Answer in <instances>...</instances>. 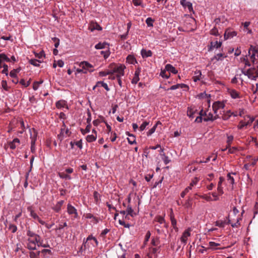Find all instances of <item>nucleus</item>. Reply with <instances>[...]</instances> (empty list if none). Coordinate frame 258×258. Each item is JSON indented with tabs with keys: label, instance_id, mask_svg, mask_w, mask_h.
I'll return each mask as SVG.
<instances>
[{
	"label": "nucleus",
	"instance_id": "obj_1",
	"mask_svg": "<svg viewBox=\"0 0 258 258\" xmlns=\"http://www.w3.org/2000/svg\"><path fill=\"white\" fill-rule=\"evenodd\" d=\"M26 235L28 236L27 248L30 250H36L42 238L39 235L29 229L27 230Z\"/></svg>",
	"mask_w": 258,
	"mask_h": 258
},
{
	"label": "nucleus",
	"instance_id": "obj_2",
	"mask_svg": "<svg viewBox=\"0 0 258 258\" xmlns=\"http://www.w3.org/2000/svg\"><path fill=\"white\" fill-rule=\"evenodd\" d=\"M242 74L247 76L248 78L252 81H256L258 78V66L256 67H251L248 69H242Z\"/></svg>",
	"mask_w": 258,
	"mask_h": 258
},
{
	"label": "nucleus",
	"instance_id": "obj_3",
	"mask_svg": "<svg viewBox=\"0 0 258 258\" xmlns=\"http://www.w3.org/2000/svg\"><path fill=\"white\" fill-rule=\"evenodd\" d=\"M79 66L81 69H77L76 70V73L77 74H87L88 72H92L94 71L93 70L90 69L93 68V66L87 61H84L81 62L79 64Z\"/></svg>",
	"mask_w": 258,
	"mask_h": 258
},
{
	"label": "nucleus",
	"instance_id": "obj_4",
	"mask_svg": "<svg viewBox=\"0 0 258 258\" xmlns=\"http://www.w3.org/2000/svg\"><path fill=\"white\" fill-rule=\"evenodd\" d=\"M248 55L253 63H255V56L258 57V46L250 45L248 51Z\"/></svg>",
	"mask_w": 258,
	"mask_h": 258
},
{
	"label": "nucleus",
	"instance_id": "obj_5",
	"mask_svg": "<svg viewBox=\"0 0 258 258\" xmlns=\"http://www.w3.org/2000/svg\"><path fill=\"white\" fill-rule=\"evenodd\" d=\"M125 67L123 64H119L113 70V74L112 73V75H114L113 79H114L115 78L121 77L124 75V69Z\"/></svg>",
	"mask_w": 258,
	"mask_h": 258
},
{
	"label": "nucleus",
	"instance_id": "obj_6",
	"mask_svg": "<svg viewBox=\"0 0 258 258\" xmlns=\"http://www.w3.org/2000/svg\"><path fill=\"white\" fill-rule=\"evenodd\" d=\"M191 231V228H188L182 233V235L180 237V241L184 245L186 244L188 237L190 236Z\"/></svg>",
	"mask_w": 258,
	"mask_h": 258
},
{
	"label": "nucleus",
	"instance_id": "obj_7",
	"mask_svg": "<svg viewBox=\"0 0 258 258\" xmlns=\"http://www.w3.org/2000/svg\"><path fill=\"white\" fill-rule=\"evenodd\" d=\"M247 118H249L248 120L247 121H244L243 120H241L239 122V125L237 127L239 130H242L245 126L247 125H250L252 122L254 121V119L253 117H251L249 116H247Z\"/></svg>",
	"mask_w": 258,
	"mask_h": 258
},
{
	"label": "nucleus",
	"instance_id": "obj_8",
	"mask_svg": "<svg viewBox=\"0 0 258 258\" xmlns=\"http://www.w3.org/2000/svg\"><path fill=\"white\" fill-rule=\"evenodd\" d=\"M180 5L184 8L188 10L189 12L194 13L192 4L187 1L186 0H181L180 2Z\"/></svg>",
	"mask_w": 258,
	"mask_h": 258
},
{
	"label": "nucleus",
	"instance_id": "obj_9",
	"mask_svg": "<svg viewBox=\"0 0 258 258\" xmlns=\"http://www.w3.org/2000/svg\"><path fill=\"white\" fill-rule=\"evenodd\" d=\"M31 143H35L37 139L38 132L34 128H29Z\"/></svg>",
	"mask_w": 258,
	"mask_h": 258
},
{
	"label": "nucleus",
	"instance_id": "obj_10",
	"mask_svg": "<svg viewBox=\"0 0 258 258\" xmlns=\"http://www.w3.org/2000/svg\"><path fill=\"white\" fill-rule=\"evenodd\" d=\"M67 212L69 215L74 214L75 218H77L78 216L77 209L70 204L67 205Z\"/></svg>",
	"mask_w": 258,
	"mask_h": 258
},
{
	"label": "nucleus",
	"instance_id": "obj_11",
	"mask_svg": "<svg viewBox=\"0 0 258 258\" xmlns=\"http://www.w3.org/2000/svg\"><path fill=\"white\" fill-rule=\"evenodd\" d=\"M237 33L234 31H231L229 29H227L224 33V38L225 40L233 38L234 36H236Z\"/></svg>",
	"mask_w": 258,
	"mask_h": 258
},
{
	"label": "nucleus",
	"instance_id": "obj_12",
	"mask_svg": "<svg viewBox=\"0 0 258 258\" xmlns=\"http://www.w3.org/2000/svg\"><path fill=\"white\" fill-rule=\"evenodd\" d=\"M141 68H138L135 72L134 77L131 81L133 84H136L140 80L139 76L141 73Z\"/></svg>",
	"mask_w": 258,
	"mask_h": 258
},
{
	"label": "nucleus",
	"instance_id": "obj_13",
	"mask_svg": "<svg viewBox=\"0 0 258 258\" xmlns=\"http://www.w3.org/2000/svg\"><path fill=\"white\" fill-rule=\"evenodd\" d=\"M56 106L58 109H62L64 108H66L67 109H69L67 102L62 100L58 101L56 103Z\"/></svg>",
	"mask_w": 258,
	"mask_h": 258
},
{
	"label": "nucleus",
	"instance_id": "obj_14",
	"mask_svg": "<svg viewBox=\"0 0 258 258\" xmlns=\"http://www.w3.org/2000/svg\"><path fill=\"white\" fill-rule=\"evenodd\" d=\"M20 144V141L18 138H15L12 142L9 143V147L12 150H14Z\"/></svg>",
	"mask_w": 258,
	"mask_h": 258
},
{
	"label": "nucleus",
	"instance_id": "obj_15",
	"mask_svg": "<svg viewBox=\"0 0 258 258\" xmlns=\"http://www.w3.org/2000/svg\"><path fill=\"white\" fill-rule=\"evenodd\" d=\"M228 92L233 99L240 98L239 93L234 89H228Z\"/></svg>",
	"mask_w": 258,
	"mask_h": 258
},
{
	"label": "nucleus",
	"instance_id": "obj_16",
	"mask_svg": "<svg viewBox=\"0 0 258 258\" xmlns=\"http://www.w3.org/2000/svg\"><path fill=\"white\" fill-rule=\"evenodd\" d=\"M225 179L223 177H220L219 181L218 183V187L217 190L220 195L223 194L224 191L223 190V187L222 186L223 182L224 181Z\"/></svg>",
	"mask_w": 258,
	"mask_h": 258
},
{
	"label": "nucleus",
	"instance_id": "obj_17",
	"mask_svg": "<svg viewBox=\"0 0 258 258\" xmlns=\"http://www.w3.org/2000/svg\"><path fill=\"white\" fill-rule=\"evenodd\" d=\"M93 134L88 135L86 137V140L88 142H92L95 141L97 138V132L95 130L92 131Z\"/></svg>",
	"mask_w": 258,
	"mask_h": 258
},
{
	"label": "nucleus",
	"instance_id": "obj_18",
	"mask_svg": "<svg viewBox=\"0 0 258 258\" xmlns=\"http://www.w3.org/2000/svg\"><path fill=\"white\" fill-rule=\"evenodd\" d=\"M230 220L228 219L227 221L218 220L215 222V225L220 228H224L226 224L230 223Z\"/></svg>",
	"mask_w": 258,
	"mask_h": 258
},
{
	"label": "nucleus",
	"instance_id": "obj_19",
	"mask_svg": "<svg viewBox=\"0 0 258 258\" xmlns=\"http://www.w3.org/2000/svg\"><path fill=\"white\" fill-rule=\"evenodd\" d=\"M27 209L28 212L30 213V215L32 218H33L35 220H37V219H38L39 216L34 212L32 206L28 207Z\"/></svg>",
	"mask_w": 258,
	"mask_h": 258
},
{
	"label": "nucleus",
	"instance_id": "obj_20",
	"mask_svg": "<svg viewBox=\"0 0 258 258\" xmlns=\"http://www.w3.org/2000/svg\"><path fill=\"white\" fill-rule=\"evenodd\" d=\"M141 54L143 58L151 57L152 55V52L150 50L142 49L141 51Z\"/></svg>",
	"mask_w": 258,
	"mask_h": 258
},
{
	"label": "nucleus",
	"instance_id": "obj_21",
	"mask_svg": "<svg viewBox=\"0 0 258 258\" xmlns=\"http://www.w3.org/2000/svg\"><path fill=\"white\" fill-rule=\"evenodd\" d=\"M126 62L129 64H135L137 63V61L133 55L129 54L126 58Z\"/></svg>",
	"mask_w": 258,
	"mask_h": 258
},
{
	"label": "nucleus",
	"instance_id": "obj_22",
	"mask_svg": "<svg viewBox=\"0 0 258 258\" xmlns=\"http://www.w3.org/2000/svg\"><path fill=\"white\" fill-rule=\"evenodd\" d=\"M95 48L96 49H108L109 48V44L105 42H99L95 45Z\"/></svg>",
	"mask_w": 258,
	"mask_h": 258
},
{
	"label": "nucleus",
	"instance_id": "obj_23",
	"mask_svg": "<svg viewBox=\"0 0 258 258\" xmlns=\"http://www.w3.org/2000/svg\"><path fill=\"white\" fill-rule=\"evenodd\" d=\"M165 68L166 70L169 73H172L174 74H176L178 73V71L170 64H167Z\"/></svg>",
	"mask_w": 258,
	"mask_h": 258
},
{
	"label": "nucleus",
	"instance_id": "obj_24",
	"mask_svg": "<svg viewBox=\"0 0 258 258\" xmlns=\"http://www.w3.org/2000/svg\"><path fill=\"white\" fill-rule=\"evenodd\" d=\"M213 107L215 108L216 110H219L220 109H223L225 107V104L223 102L216 101L213 103Z\"/></svg>",
	"mask_w": 258,
	"mask_h": 258
},
{
	"label": "nucleus",
	"instance_id": "obj_25",
	"mask_svg": "<svg viewBox=\"0 0 258 258\" xmlns=\"http://www.w3.org/2000/svg\"><path fill=\"white\" fill-rule=\"evenodd\" d=\"M227 55H225L224 53H219L215 55L211 60L213 61L216 59L217 61L223 60L224 58L226 57Z\"/></svg>",
	"mask_w": 258,
	"mask_h": 258
},
{
	"label": "nucleus",
	"instance_id": "obj_26",
	"mask_svg": "<svg viewBox=\"0 0 258 258\" xmlns=\"http://www.w3.org/2000/svg\"><path fill=\"white\" fill-rule=\"evenodd\" d=\"M89 29L91 31H93L95 30L100 31L102 30V27L96 23H92L89 26Z\"/></svg>",
	"mask_w": 258,
	"mask_h": 258
},
{
	"label": "nucleus",
	"instance_id": "obj_27",
	"mask_svg": "<svg viewBox=\"0 0 258 258\" xmlns=\"http://www.w3.org/2000/svg\"><path fill=\"white\" fill-rule=\"evenodd\" d=\"M125 134L128 136L129 137H132L133 138V140H131V138H127V141L128 142V143L131 145H133L134 144H136L137 142H136V138H135V136L134 135H133V134H130L128 132H126L125 133Z\"/></svg>",
	"mask_w": 258,
	"mask_h": 258
},
{
	"label": "nucleus",
	"instance_id": "obj_28",
	"mask_svg": "<svg viewBox=\"0 0 258 258\" xmlns=\"http://www.w3.org/2000/svg\"><path fill=\"white\" fill-rule=\"evenodd\" d=\"M222 44V42L221 41H215L214 42H211L210 43V48H220Z\"/></svg>",
	"mask_w": 258,
	"mask_h": 258
},
{
	"label": "nucleus",
	"instance_id": "obj_29",
	"mask_svg": "<svg viewBox=\"0 0 258 258\" xmlns=\"http://www.w3.org/2000/svg\"><path fill=\"white\" fill-rule=\"evenodd\" d=\"M58 176L60 178L66 180H71V176L66 172H61L58 173Z\"/></svg>",
	"mask_w": 258,
	"mask_h": 258
},
{
	"label": "nucleus",
	"instance_id": "obj_30",
	"mask_svg": "<svg viewBox=\"0 0 258 258\" xmlns=\"http://www.w3.org/2000/svg\"><path fill=\"white\" fill-rule=\"evenodd\" d=\"M63 203L64 201L63 200L58 202L56 205L53 208V210H54L56 212H59L61 210V206Z\"/></svg>",
	"mask_w": 258,
	"mask_h": 258
},
{
	"label": "nucleus",
	"instance_id": "obj_31",
	"mask_svg": "<svg viewBox=\"0 0 258 258\" xmlns=\"http://www.w3.org/2000/svg\"><path fill=\"white\" fill-rule=\"evenodd\" d=\"M209 247L208 248L211 249L212 250H216V249H220V248H217V247L220 245L219 243H216L213 241H210L209 243Z\"/></svg>",
	"mask_w": 258,
	"mask_h": 258
},
{
	"label": "nucleus",
	"instance_id": "obj_32",
	"mask_svg": "<svg viewBox=\"0 0 258 258\" xmlns=\"http://www.w3.org/2000/svg\"><path fill=\"white\" fill-rule=\"evenodd\" d=\"M232 116V111L230 110H227V111L223 113L222 118V119L224 120H227Z\"/></svg>",
	"mask_w": 258,
	"mask_h": 258
},
{
	"label": "nucleus",
	"instance_id": "obj_33",
	"mask_svg": "<svg viewBox=\"0 0 258 258\" xmlns=\"http://www.w3.org/2000/svg\"><path fill=\"white\" fill-rule=\"evenodd\" d=\"M70 145L72 149L74 148V146H77L80 149H82L83 148L82 140H80L77 142L71 141L70 142Z\"/></svg>",
	"mask_w": 258,
	"mask_h": 258
},
{
	"label": "nucleus",
	"instance_id": "obj_34",
	"mask_svg": "<svg viewBox=\"0 0 258 258\" xmlns=\"http://www.w3.org/2000/svg\"><path fill=\"white\" fill-rule=\"evenodd\" d=\"M86 218L87 219H91V222L94 224H97L99 222V219L91 214H87L86 215Z\"/></svg>",
	"mask_w": 258,
	"mask_h": 258
},
{
	"label": "nucleus",
	"instance_id": "obj_35",
	"mask_svg": "<svg viewBox=\"0 0 258 258\" xmlns=\"http://www.w3.org/2000/svg\"><path fill=\"white\" fill-rule=\"evenodd\" d=\"M196 111V110L194 109L192 107H188L187 110V116L190 118H193L194 117V114Z\"/></svg>",
	"mask_w": 258,
	"mask_h": 258
},
{
	"label": "nucleus",
	"instance_id": "obj_36",
	"mask_svg": "<svg viewBox=\"0 0 258 258\" xmlns=\"http://www.w3.org/2000/svg\"><path fill=\"white\" fill-rule=\"evenodd\" d=\"M41 252L45 257H49L52 255V252L49 249H43Z\"/></svg>",
	"mask_w": 258,
	"mask_h": 258
},
{
	"label": "nucleus",
	"instance_id": "obj_37",
	"mask_svg": "<svg viewBox=\"0 0 258 258\" xmlns=\"http://www.w3.org/2000/svg\"><path fill=\"white\" fill-rule=\"evenodd\" d=\"M91 240L93 241V242H94L95 243V244H94L93 243H91L93 246H97V245L98 244V241H97V239L95 237H93L92 235H89L85 241L86 242H87L88 241H91Z\"/></svg>",
	"mask_w": 258,
	"mask_h": 258
},
{
	"label": "nucleus",
	"instance_id": "obj_38",
	"mask_svg": "<svg viewBox=\"0 0 258 258\" xmlns=\"http://www.w3.org/2000/svg\"><path fill=\"white\" fill-rule=\"evenodd\" d=\"M195 76L193 77L192 79L194 82H196L200 80L202 76V73L200 71H196L195 72Z\"/></svg>",
	"mask_w": 258,
	"mask_h": 258
},
{
	"label": "nucleus",
	"instance_id": "obj_39",
	"mask_svg": "<svg viewBox=\"0 0 258 258\" xmlns=\"http://www.w3.org/2000/svg\"><path fill=\"white\" fill-rule=\"evenodd\" d=\"M126 211L127 215L125 216V218H127L128 215L134 217L136 215V213L134 212L132 207L129 206L127 207Z\"/></svg>",
	"mask_w": 258,
	"mask_h": 258
},
{
	"label": "nucleus",
	"instance_id": "obj_40",
	"mask_svg": "<svg viewBox=\"0 0 258 258\" xmlns=\"http://www.w3.org/2000/svg\"><path fill=\"white\" fill-rule=\"evenodd\" d=\"M206 117L204 118L205 121H213V114L211 112H209L208 114L205 112Z\"/></svg>",
	"mask_w": 258,
	"mask_h": 258
},
{
	"label": "nucleus",
	"instance_id": "obj_41",
	"mask_svg": "<svg viewBox=\"0 0 258 258\" xmlns=\"http://www.w3.org/2000/svg\"><path fill=\"white\" fill-rule=\"evenodd\" d=\"M170 220H171V225H172L173 228L176 231H177L178 228L176 226V220L175 219L174 217L172 215H171V216H170Z\"/></svg>",
	"mask_w": 258,
	"mask_h": 258
},
{
	"label": "nucleus",
	"instance_id": "obj_42",
	"mask_svg": "<svg viewBox=\"0 0 258 258\" xmlns=\"http://www.w3.org/2000/svg\"><path fill=\"white\" fill-rule=\"evenodd\" d=\"M96 86H99V87H102L106 91L109 90V88H108L107 84L106 83H104V82H102V81L98 82L96 84Z\"/></svg>",
	"mask_w": 258,
	"mask_h": 258
},
{
	"label": "nucleus",
	"instance_id": "obj_43",
	"mask_svg": "<svg viewBox=\"0 0 258 258\" xmlns=\"http://www.w3.org/2000/svg\"><path fill=\"white\" fill-rule=\"evenodd\" d=\"M89 248L88 244L87 242L85 241V239H84V242L83 244L80 247L79 251L82 253L83 252L85 251L87 249Z\"/></svg>",
	"mask_w": 258,
	"mask_h": 258
},
{
	"label": "nucleus",
	"instance_id": "obj_44",
	"mask_svg": "<svg viewBox=\"0 0 258 258\" xmlns=\"http://www.w3.org/2000/svg\"><path fill=\"white\" fill-rule=\"evenodd\" d=\"M20 70V68L13 70L10 73V77L12 78H16L17 77V74L18 73Z\"/></svg>",
	"mask_w": 258,
	"mask_h": 258
},
{
	"label": "nucleus",
	"instance_id": "obj_45",
	"mask_svg": "<svg viewBox=\"0 0 258 258\" xmlns=\"http://www.w3.org/2000/svg\"><path fill=\"white\" fill-rule=\"evenodd\" d=\"M29 62L31 64L35 67H39V63L41 62L40 61L36 59H31L29 60Z\"/></svg>",
	"mask_w": 258,
	"mask_h": 258
},
{
	"label": "nucleus",
	"instance_id": "obj_46",
	"mask_svg": "<svg viewBox=\"0 0 258 258\" xmlns=\"http://www.w3.org/2000/svg\"><path fill=\"white\" fill-rule=\"evenodd\" d=\"M93 197L95 202L97 204L100 201V196L99 194L97 191H95L93 194Z\"/></svg>",
	"mask_w": 258,
	"mask_h": 258
},
{
	"label": "nucleus",
	"instance_id": "obj_47",
	"mask_svg": "<svg viewBox=\"0 0 258 258\" xmlns=\"http://www.w3.org/2000/svg\"><path fill=\"white\" fill-rule=\"evenodd\" d=\"M43 82V80H40V81H35L33 83V89L34 90L36 91L37 90L39 87V85L41 84H42Z\"/></svg>",
	"mask_w": 258,
	"mask_h": 258
},
{
	"label": "nucleus",
	"instance_id": "obj_48",
	"mask_svg": "<svg viewBox=\"0 0 258 258\" xmlns=\"http://www.w3.org/2000/svg\"><path fill=\"white\" fill-rule=\"evenodd\" d=\"M166 70L165 69L164 70H161V72L160 73V76H161L163 78L168 79L170 77V74H166Z\"/></svg>",
	"mask_w": 258,
	"mask_h": 258
},
{
	"label": "nucleus",
	"instance_id": "obj_49",
	"mask_svg": "<svg viewBox=\"0 0 258 258\" xmlns=\"http://www.w3.org/2000/svg\"><path fill=\"white\" fill-rule=\"evenodd\" d=\"M154 20L151 17L147 18L146 20V23L148 27H153Z\"/></svg>",
	"mask_w": 258,
	"mask_h": 258
},
{
	"label": "nucleus",
	"instance_id": "obj_50",
	"mask_svg": "<svg viewBox=\"0 0 258 258\" xmlns=\"http://www.w3.org/2000/svg\"><path fill=\"white\" fill-rule=\"evenodd\" d=\"M161 155L162 156V159L165 165H167L168 163H169V162H170V160L167 156L165 155L164 153H163V154H161Z\"/></svg>",
	"mask_w": 258,
	"mask_h": 258
},
{
	"label": "nucleus",
	"instance_id": "obj_51",
	"mask_svg": "<svg viewBox=\"0 0 258 258\" xmlns=\"http://www.w3.org/2000/svg\"><path fill=\"white\" fill-rule=\"evenodd\" d=\"M133 3L135 6H141L142 8L145 7V5L143 4L141 0H133Z\"/></svg>",
	"mask_w": 258,
	"mask_h": 258
},
{
	"label": "nucleus",
	"instance_id": "obj_52",
	"mask_svg": "<svg viewBox=\"0 0 258 258\" xmlns=\"http://www.w3.org/2000/svg\"><path fill=\"white\" fill-rule=\"evenodd\" d=\"M156 222H158L160 224H162L163 223H165V219L164 218V217L161 216H157L156 218H155V220Z\"/></svg>",
	"mask_w": 258,
	"mask_h": 258
},
{
	"label": "nucleus",
	"instance_id": "obj_53",
	"mask_svg": "<svg viewBox=\"0 0 258 258\" xmlns=\"http://www.w3.org/2000/svg\"><path fill=\"white\" fill-rule=\"evenodd\" d=\"M199 180H200L199 178H198L197 177H195L192 180L191 182H190V183L189 184V185L188 186H190V187H191V188H192L194 185H196L198 183V182H199Z\"/></svg>",
	"mask_w": 258,
	"mask_h": 258
},
{
	"label": "nucleus",
	"instance_id": "obj_54",
	"mask_svg": "<svg viewBox=\"0 0 258 258\" xmlns=\"http://www.w3.org/2000/svg\"><path fill=\"white\" fill-rule=\"evenodd\" d=\"M9 229L11 230L12 233H15L17 230V227L14 224H10Z\"/></svg>",
	"mask_w": 258,
	"mask_h": 258
},
{
	"label": "nucleus",
	"instance_id": "obj_55",
	"mask_svg": "<svg viewBox=\"0 0 258 258\" xmlns=\"http://www.w3.org/2000/svg\"><path fill=\"white\" fill-rule=\"evenodd\" d=\"M100 53L102 55H103L104 58L105 59L108 58L110 55V51L109 48L107 49L106 50L101 51Z\"/></svg>",
	"mask_w": 258,
	"mask_h": 258
},
{
	"label": "nucleus",
	"instance_id": "obj_56",
	"mask_svg": "<svg viewBox=\"0 0 258 258\" xmlns=\"http://www.w3.org/2000/svg\"><path fill=\"white\" fill-rule=\"evenodd\" d=\"M0 57L2 59L3 61H6L7 62L11 61V59L9 58L5 53H1Z\"/></svg>",
	"mask_w": 258,
	"mask_h": 258
},
{
	"label": "nucleus",
	"instance_id": "obj_57",
	"mask_svg": "<svg viewBox=\"0 0 258 258\" xmlns=\"http://www.w3.org/2000/svg\"><path fill=\"white\" fill-rule=\"evenodd\" d=\"M157 124H156L153 126V127H152L150 130H149V131L147 132L148 136H151L152 134H153L155 132L156 128L157 127Z\"/></svg>",
	"mask_w": 258,
	"mask_h": 258
},
{
	"label": "nucleus",
	"instance_id": "obj_58",
	"mask_svg": "<svg viewBox=\"0 0 258 258\" xmlns=\"http://www.w3.org/2000/svg\"><path fill=\"white\" fill-rule=\"evenodd\" d=\"M200 197L206 200L207 201H213V199L212 198V197L210 196H208L207 195H204L202 196H200Z\"/></svg>",
	"mask_w": 258,
	"mask_h": 258
},
{
	"label": "nucleus",
	"instance_id": "obj_59",
	"mask_svg": "<svg viewBox=\"0 0 258 258\" xmlns=\"http://www.w3.org/2000/svg\"><path fill=\"white\" fill-rule=\"evenodd\" d=\"M2 87L5 91H8L9 87L8 86L6 81L3 80L2 82Z\"/></svg>",
	"mask_w": 258,
	"mask_h": 258
},
{
	"label": "nucleus",
	"instance_id": "obj_60",
	"mask_svg": "<svg viewBox=\"0 0 258 258\" xmlns=\"http://www.w3.org/2000/svg\"><path fill=\"white\" fill-rule=\"evenodd\" d=\"M149 122H148L146 121L143 122V123L140 126V130L141 131H143L146 128L147 126L149 125Z\"/></svg>",
	"mask_w": 258,
	"mask_h": 258
},
{
	"label": "nucleus",
	"instance_id": "obj_61",
	"mask_svg": "<svg viewBox=\"0 0 258 258\" xmlns=\"http://www.w3.org/2000/svg\"><path fill=\"white\" fill-rule=\"evenodd\" d=\"M210 34L212 35L218 36L219 35L218 30L217 28H213L210 31Z\"/></svg>",
	"mask_w": 258,
	"mask_h": 258
},
{
	"label": "nucleus",
	"instance_id": "obj_62",
	"mask_svg": "<svg viewBox=\"0 0 258 258\" xmlns=\"http://www.w3.org/2000/svg\"><path fill=\"white\" fill-rule=\"evenodd\" d=\"M118 222L120 225L123 226L125 228H129L131 226V225L128 223H125V222L123 220H119L118 221Z\"/></svg>",
	"mask_w": 258,
	"mask_h": 258
},
{
	"label": "nucleus",
	"instance_id": "obj_63",
	"mask_svg": "<svg viewBox=\"0 0 258 258\" xmlns=\"http://www.w3.org/2000/svg\"><path fill=\"white\" fill-rule=\"evenodd\" d=\"M234 137L232 135H227L226 143L227 144H231Z\"/></svg>",
	"mask_w": 258,
	"mask_h": 258
},
{
	"label": "nucleus",
	"instance_id": "obj_64",
	"mask_svg": "<svg viewBox=\"0 0 258 258\" xmlns=\"http://www.w3.org/2000/svg\"><path fill=\"white\" fill-rule=\"evenodd\" d=\"M4 69L2 71V73L5 74L6 76L8 75V66L6 64H4L3 65Z\"/></svg>",
	"mask_w": 258,
	"mask_h": 258
}]
</instances>
